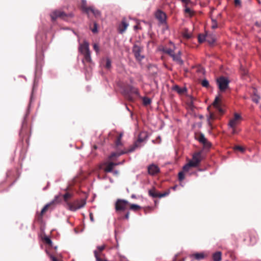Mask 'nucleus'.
Wrapping results in <instances>:
<instances>
[{
    "mask_svg": "<svg viewBox=\"0 0 261 261\" xmlns=\"http://www.w3.org/2000/svg\"><path fill=\"white\" fill-rule=\"evenodd\" d=\"M192 167H193V166H192L191 164L189 162L188 163L183 167V170L184 171L188 172Z\"/></svg>",
    "mask_w": 261,
    "mask_h": 261,
    "instance_id": "5701e85b",
    "label": "nucleus"
},
{
    "mask_svg": "<svg viewBox=\"0 0 261 261\" xmlns=\"http://www.w3.org/2000/svg\"><path fill=\"white\" fill-rule=\"evenodd\" d=\"M185 178L184 172L181 171L178 173V179L180 181L182 180Z\"/></svg>",
    "mask_w": 261,
    "mask_h": 261,
    "instance_id": "f704fd0d",
    "label": "nucleus"
},
{
    "mask_svg": "<svg viewBox=\"0 0 261 261\" xmlns=\"http://www.w3.org/2000/svg\"><path fill=\"white\" fill-rule=\"evenodd\" d=\"M185 12L186 14H188L190 17H192L194 14L193 11L188 7H186Z\"/></svg>",
    "mask_w": 261,
    "mask_h": 261,
    "instance_id": "393cba45",
    "label": "nucleus"
},
{
    "mask_svg": "<svg viewBox=\"0 0 261 261\" xmlns=\"http://www.w3.org/2000/svg\"><path fill=\"white\" fill-rule=\"evenodd\" d=\"M90 217L91 221L93 222L94 221V220H93V216L91 214H90Z\"/></svg>",
    "mask_w": 261,
    "mask_h": 261,
    "instance_id": "3c124183",
    "label": "nucleus"
},
{
    "mask_svg": "<svg viewBox=\"0 0 261 261\" xmlns=\"http://www.w3.org/2000/svg\"><path fill=\"white\" fill-rule=\"evenodd\" d=\"M128 26V23L126 22L125 19H123L119 27L120 33H123L126 30Z\"/></svg>",
    "mask_w": 261,
    "mask_h": 261,
    "instance_id": "f3484780",
    "label": "nucleus"
},
{
    "mask_svg": "<svg viewBox=\"0 0 261 261\" xmlns=\"http://www.w3.org/2000/svg\"><path fill=\"white\" fill-rule=\"evenodd\" d=\"M151 99L146 97H144L143 98V103L145 106H147L151 103Z\"/></svg>",
    "mask_w": 261,
    "mask_h": 261,
    "instance_id": "b1692460",
    "label": "nucleus"
},
{
    "mask_svg": "<svg viewBox=\"0 0 261 261\" xmlns=\"http://www.w3.org/2000/svg\"><path fill=\"white\" fill-rule=\"evenodd\" d=\"M71 197V194H70L69 193H66L63 196V197H64V200L65 201H67V200H68V198H70Z\"/></svg>",
    "mask_w": 261,
    "mask_h": 261,
    "instance_id": "58836bf2",
    "label": "nucleus"
},
{
    "mask_svg": "<svg viewBox=\"0 0 261 261\" xmlns=\"http://www.w3.org/2000/svg\"><path fill=\"white\" fill-rule=\"evenodd\" d=\"M234 3L236 5L240 4V0H234Z\"/></svg>",
    "mask_w": 261,
    "mask_h": 261,
    "instance_id": "8fccbe9b",
    "label": "nucleus"
},
{
    "mask_svg": "<svg viewBox=\"0 0 261 261\" xmlns=\"http://www.w3.org/2000/svg\"><path fill=\"white\" fill-rule=\"evenodd\" d=\"M81 8L83 11L88 15H89L91 13L96 17L100 16V13L98 10L95 9L93 7H87L86 0H82Z\"/></svg>",
    "mask_w": 261,
    "mask_h": 261,
    "instance_id": "7ed1b4c3",
    "label": "nucleus"
},
{
    "mask_svg": "<svg viewBox=\"0 0 261 261\" xmlns=\"http://www.w3.org/2000/svg\"><path fill=\"white\" fill-rule=\"evenodd\" d=\"M220 99L219 97H216L215 98V101L213 102V106L214 107L217 109L220 113L223 112V110L220 107Z\"/></svg>",
    "mask_w": 261,
    "mask_h": 261,
    "instance_id": "dca6fc26",
    "label": "nucleus"
},
{
    "mask_svg": "<svg viewBox=\"0 0 261 261\" xmlns=\"http://www.w3.org/2000/svg\"><path fill=\"white\" fill-rule=\"evenodd\" d=\"M120 163H114L112 162L106 163L105 164L106 167L105 168V171L107 172H111L113 169V167L115 166L118 165Z\"/></svg>",
    "mask_w": 261,
    "mask_h": 261,
    "instance_id": "4468645a",
    "label": "nucleus"
},
{
    "mask_svg": "<svg viewBox=\"0 0 261 261\" xmlns=\"http://www.w3.org/2000/svg\"><path fill=\"white\" fill-rule=\"evenodd\" d=\"M51 204V203L46 204L44 207L42 209L40 213L41 217L43 215V214L46 211L49 206Z\"/></svg>",
    "mask_w": 261,
    "mask_h": 261,
    "instance_id": "7c9ffc66",
    "label": "nucleus"
},
{
    "mask_svg": "<svg viewBox=\"0 0 261 261\" xmlns=\"http://www.w3.org/2000/svg\"><path fill=\"white\" fill-rule=\"evenodd\" d=\"M207 36L199 35L198 37L199 42L200 43L203 42L204 40H207Z\"/></svg>",
    "mask_w": 261,
    "mask_h": 261,
    "instance_id": "cd10ccee",
    "label": "nucleus"
},
{
    "mask_svg": "<svg viewBox=\"0 0 261 261\" xmlns=\"http://www.w3.org/2000/svg\"><path fill=\"white\" fill-rule=\"evenodd\" d=\"M132 198H135V197H136V196H135V195H132Z\"/></svg>",
    "mask_w": 261,
    "mask_h": 261,
    "instance_id": "13d9d810",
    "label": "nucleus"
},
{
    "mask_svg": "<svg viewBox=\"0 0 261 261\" xmlns=\"http://www.w3.org/2000/svg\"><path fill=\"white\" fill-rule=\"evenodd\" d=\"M201 85L203 87H207L209 85V83L207 80L205 79L201 82Z\"/></svg>",
    "mask_w": 261,
    "mask_h": 261,
    "instance_id": "2f4dec72",
    "label": "nucleus"
},
{
    "mask_svg": "<svg viewBox=\"0 0 261 261\" xmlns=\"http://www.w3.org/2000/svg\"><path fill=\"white\" fill-rule=\"evenodd\" d=\"M176 187H177V186H175L174 187H172V189L174 190H175L176 189Z\"/></svg>",
    "mask_w": 261,
    "mask_h": 261,
    "instance_id": "6e6d98bb",
    "label": "nucleus"
},
{
    "mask_svg": "<svg viewBox=\"0 0 261 261\" xmlns=\"http://www.w3.org/2000/svg\"><path fill=\"white\" fill-rule=\"evenodd\" d=\"M218 27L217 22L215 20L212 19V28L213 29H216Z\"/></svg>",
    "mask_w": 261,
    "mask_h": 261,
    "instance_id": "4c0bfd02",
    "label": "nucleus"
},
{
    "mask_svg": "<svg viewBox=\"0 0 261 261\" xmlns=\"http://www.w3.org/2000/svg\"><path fill=\"white\" fill-rule=\"evenodd\" d=\"M138 25H135V26L134 27V29H135V30H137V29H138Z\"/></svg>",
    "mask_w": 261,
    "mask_h": 261,
    "instance_id": "5fc2aeb1",
    "label": "nucleus"
},
{
    "mask_svg": "<svg viewBox=\"0 0 261 261\" xmlns=\"http://www.w3.org/2000/svg\"><path fill=\"white\" fill-rule=\"evenodd\" d=\"M180 55H181V53L180 51H178L177 54H175L174 53L171 56V57L172 58L173 60L180 65L182 64L183 63L182 60L181 59Z\"/></svg>",
    "mask_w": 261,
    "mask_h": 261,
    "instance_id": "ddd939ff",
    "label": "nucleus"
},
{
    "mask_svg": "<svg viewBox=\"0 0 261 261\" xmlns=\"http://www.w3.org/2000/svg\"><path fill=\"white\" fill-rule=\"evenodd\" d=\"M146 138V135L145 133H142L140 134L139 136V138L137 142L135 143V144L130 148L129 149L127 150H125L124 151H117L115 152L112 153L111 155L110 156V159L111 160H113L114 158H117L121 155V154H123L127 152H131L135 150V149L137 148L140 147L141 146L139 145L140 143L144 142Z\"/></svg>",
    "mask_w": 261,
    "mask_h": 261,
    "instance_id": "f257e3e1",
    "label": "nucleus"
},
{
    "mask_svg": "<svg viewBox=\"0 0 261 261\" xmlns=\"http://www.w3.org/2000/svg\"><path fill=\"white\" fill-rule=\"evenodd\" d=\"M156 18L161 22L165 21L166 19L165 14L161 11L158 10L155 13Z\"/></svg>",
    "mask_w": 261,
    "mask_h": 261,
    "instance_id": "2eb2a0df",
    "label": "nucleus"
},
{
    "mask_svg": "<svg viewBox=\"0 0 261 261\" xmlns=\"http://www.w3.org/2000/svg\"><path fill=\"white\" fill-rule=\"evenodd\" d=\"M140 206L137 205V204H132L130 205V208L131 210H137L139 208H140Z\"/></svg>",
    "mask_w": 261,
    "mask_h": 261,
    "instance_id": "473e14b6",
    "label": "nucleus"
},
{
    "mask_svg": "<svg viewBox=\"0 0 261 261\" xmlns=\"http://www.w3.org/2000/svg\"><path fill=\"white\" fill-rule=\"evenodd\" d=\"M197 139L202 143L205 147L209 148L210 147V143L206 140L203 135L200 134L197 136Z\"/></svg>",
    "mask_w": 261,
    "mask_h": 261,
    "instance_id": "9b49d317",
    "label": "nucleus"
},
{
    "mask_svg": "<svg viewBox=\"0 0 261 261\" xmlns=\"http://www.w3.org/2000/svg\"><path fill=\"white\" fill-rule=\"evenodd\" d=\"M133 50L135 54V57L138 60L141 61L144 58V56L141 55L140 54L141 48L138 45H135L133 47Z\"/></svg>",
    "mask_w": 261,
    "mask_h": 261,
    "instance_id": "9d476101",
    "label": "nucleus"
},
{
    "mask_svg": "<svg viewBox=\"0 0 261 261\" xmlns=\"http://www.w3.org/2000/svg\"><path fill=\"white\" fill-rule=\"evenodd\" d=\"M131 92L133 93H134V94H135L137 95H139V91H138V89H137V88H132V89H131Z\"/></svg>",
    "mask_w": 261,
    "mask_h": 261,
    "instance_id": "e433bc0d",
    "label": "nucleus"
},
{
    "mask_svg": "<svg viewBox=\"0 0 261 261\" xmlns=\"http://www.w3.org/2000/svg\"><path fill=\"white\" fill-rule=\"evenodd\" d=\"M160 171L159 168L154 164L150 165L148 167V172L149 174L153 175Z\"/></svg>",
    "mask_w": 261,
    "mask_h": 261,
    "instance_id": "f8f14e48",
    "label": "nucleus"
},
{
    "mask_svg": "<svg viewBox=\"0 0 261 261\" xmlns=\"http://www.w3.org/2000/svg\"><path fill=\"white\" fill-rule=\"evenodd\" d=\"M122 137V134H120L117 138V140L115 142V145L116 147H118L119 146L122 145V142L121 141V138Z\"/></svg>",
    "mask_w": 261,
    "mask_h": 261,
    "instance_id": "4be33fe9",
    "label": "nucleus"
},
{
    "mask_svg": "<svg viewBox=\"0 0 261 261\" xmlns=\"http://www.w3.org/2000/svg\"><path fill=\"white\" fill-rule=\"evenodd\" d=\"M181 261H185V259H183V260H181Z\"/></svg>",
    "mask_w": 261,
    "mask_h": 261,
    "instance_id": "052dcab7",
    "label": "nucleus"
},
{
    "mask_svg": "<svg viewBox=\"0 0 261 261\" xmlns=\"http://www.w3.org/2000/svg\"><path fill=\"white\" fill-rule=\"evenodd\" d=\"M217 82L221 91H224L228 87L229 81L226 78L221 77L217 80Z\"/></svg>",
    "mask_w": 261,
    "mask_h": 261,
    "instance_id": "423d86ee",
    "label": "nucleus"
},
{
    "mask_svg": "<svg viewBox=\"0 0 261 261\" xmlns=\"http://www.w3.org/2000/svg\"><path fill=\"white\" fill-rule=\"evenodd\" d=\"M185 37L187 38H189L190 37V35H188V34H187V35H184Z\"/></svg>",
    "mask_w": 261,
    "mask_h": 261,
    "instance_id": "603ef678",
    "label": "nucleus"
},
{
    "mask_svg": "<svg viewBox=\"0 0 261 261\" xmlns=\"http://www.w3.org/2000/svg\"><path fill=\"white\" fill-rule=\"evenodd\" d=\"M149 194L152 197H159V194L155 192L154 190H150Z\"/></svg>",
    "mask_w": 261,
    "mask_h": 261,
    "instance_id": "bb28decb",
    "label": "nucleus"
},
{
    "mask_svg": "<svg viewBox=\"0 0 261 261\" xmlns=\"http://www.w3.org/2000/svg\"><path fill=\"white\" fill-rule=\"evenodd\" d=\"M214 261H221L222 259V254L220 251H217L213 254Z\"/></svg>",
    "mask_w": 261,
    "mask_h": 261,
    "instance_id": "aec40b11",
    "label": "nucleus"
},
{
    "mask_svg": "<svg viewBox=\"0 0 261 261\" xmlns=\"http://www.w3.org/2000/svg\"><path fill=\"white\" fill-rule=\"evenodd\" d=\"M34 90H35V85L34 86V87L33 88V92L34 91Z\"/></svg>",
    "mask_w": 261,
    "mask_h": 261,
    "instance_id": "bf43d9fd",
    "label": "nucleus"
},
{
    "mask_svg": "<svg viewBox=\"0 0 261 261\" xmlns=\"http://www.w3.org/2000/svg\"><path fill=\"white\" fill-rule=\"evenodd\" d=\"M86 203V200L85 199H82L80 200H76L72 203H68L67 205L69 210L71 211H75L78 209L83 207Z\"/></svg>",
    "mask_w": 261,
    "mask_h": 261,
    "instance_id": "20e7f679",
    "label": "nucleus"
},
{
    "mask_svg": "<svg viewBox=\"0 0 261 261\" xmlns=\"http://www.w3.org/2000/svg\"><path fill=\"white\" fill-rule=\"evenodd\" d=\"M164 51L169 55L171 57L174 54V50L172 49L165 48L164 49Z\"/></svg>",
    "mask_w": 261,
    "mask_h": 261,
    "instance_id": "c756f323",
    "label": "nucleus"
},
{
    "mask_svg": "<svg viewBox=\"0 0 261 261\" xmlns=\"http://www.w3.org/2000/svg\"><path fill=\"white\" fill-rule=\"evenodd\" d=\"M241 70L242 74H244V75L247 74V71L244 68L242 67Z\"/></svg>",
    "mask_w": 261,
    "mask_h": 261,
    "instance_id": "49530a36",
    "label": "nucleus"
},
{
    "mask_svg": "<svg viewBox=\"0 0 261 261\" xmlns=\"http://www.w3.org/2000/svg\"><path fill=\"white\" fill-rule=\"evenodd\" d=\"M234 149L236 150H240V151L241 152H243L244 150V149L243 147H242V146H237L234 147Z\"/></svg>",
    "mask_w": 261,
    "mask_h": 261,
    "instance_id": "c03bdc74",
    "label": "nucleus"
},
{
    "mask_svg": "<svg viewBox=\"0 0 261 261\" xmlns=\"http://www.w3.org/2000/svg\"><path fill=\"white\" fill-rule=\"evenodd\" d=\"M92 32L93 33H96L97 32V25L95 22L94 23V28L92 29Z\"/></svg>",
    "mask_w": 261,
    "mask_h": 261,
    "instance_id": "79ce46f5",
    "label": "nucleus"
},
{
    "mask_svg": "<svg viewBox=\"0 0 261 261\" xmlns=\"http://www.w3.org/2000/svg\"><path fill=\"white\" fill-rule=\"evenodd\" d=\"M216 118V116L212 113H210V116L207 117V122L209 125L211 126V121Z\"/></svg>",
    "mask_w": 261,
    "mask_h": 261,
    "instance_id": "412c9836",
    "label": "nucleus"
},
{
    "mask_svg": "<svg viewBox=\"0 0 261 261\" xmlns=\"http://www.w3.org/2000/svg\"><path fill=\"white\" fill-rule=\"evenodd\" d=\"M106 65H105L106 68L108 69H110L111 67V60L109 58H107L106 59Z\"/></svg>",
    "mask_w": 261,
    "mask_h": 261,
    "instance_id": "c85d7f7f",
    "label": "nucleus"
},
{
    "mask_svg": "<svg viewBox=\"0 0 261 261\" xmlns=\"http://www.w3.org/2000/svg\"><path fill=\"white\" fill-rule=\"evenodd\" d=\"M79 51L84 56V60L88 62H91L89 45L88 42L85 41L83 43L80 44Z\"/></svg>",
    "mask_w": 261,
    "mask_h": 261,
    "instance_id": "f03ea898",
    "label": "nucleus"
},
{
    "mask_svg": "<svg viewBox=\"0 0 261 261\" xmlns=\"http://www.w3.org/2000/svg\"><path fill=\"white\" fill-rule=\"evenodd\" d=\"M173 89L176 91L178 93H182L185 91V89L180 88L177 85L174 86Z\"/></svg>",
    "mask_w": 261,
    "mask_h": 261,
    "instance_id": "a878e982",
    "label": "nucleus"
},
{
    "mask_svg": "<svg viewBox=\"0 0 261 261\" xmlns=\"http://www.w3.org/2000/svg\"><path fill=\"white\" fill-rule=\"evenodd\" d=\"M44 241H45V242L47 244H49V245H51V243H52V242H51V241L50 240V239L49 238H47V237H45V238H44Z\"/></svg>",
    "mask_w": 261,
    "mask_h": 261,
    "instance_id": "37998d69",
    "label": "nucleus"
},
{
    "mask_svg": "<svg viewBox=\"0 0 261 261\" xmlns=\"http://www.w3.org/2000/svg\"><path fill=\"white\" fill-rule=\"evenodd\" d=\"M128 204V201L125 200L118 199L115 204V208L117 211L124 210Z\"/></svg>",
    "mask_w": 261,
    "mask_h": 261,
    "instance_id": "6e6552de",
    "label": "nucleus"
},
{
    "mask_svg": "<svg viewBox=\"0 0 261 261\" xmlns=\"http://www.w3.org/2000/svg\"><path fill=\"white\" fill-rule=\"evenodd\" d=\"M231 129V133L232 134H236L238 133V130L236 127V126H234L233 127H229Z\"/></svg>",
    "mask_w": 261,
    "mask_h": 261,
    "instance_id": "ea45409f",
    "label": "nucleus"
},
{
    "mask_svg": "<svg viewBox=\"0 0 261 261\" xmlns=\"http://www.w3.org/2000/svg\"><path fill=\"white\" fill-rule=\"evenodd\" d=\"M241 120V116L239 114L235 113L234 114L233 117L230 119L229 121V127H233L234 126H237V125L240 123Z\"/></svg>",
    "mask_w": 261,
    "mask_h": 261,
    "instance_id": "39448f33",
    "label": "nucleus"
},
{
    "mask_svg": "<svg viewBox=\"0 0 261 261\" xmlns=\"http://www.w3.org/2000/svg\"><path fill=\"white\" fill-rule=\"evenodd\" d=\"M125 217L126 219H128L129 217V214L128 213L126 214Z\"/></svg>",
    "mask_w": 261,
    "mask_h": 261,
    "instance_id": "864d4df0",
    "label": "nucleus"
},
{
    "mask_svg": "<svg viewBox=\"0 0 261 261\" xmlns=\"http://www.w3.org/2000/svg\"><path fill=\"white\" fill-rule=\"evenodd\" d=\"M94 256L96 258V261H108L107 260H101L98 256V252L97 251H94Z\"/></svg>",
    "mask_w": 261,
    "mask_h": 261,
    "instance_id": "c9c22d12",
    "label": "nucleus"
},
{
    "mask_svg": "<svg viewBox=\"0 0 261 261\" xmlns=\"http://www.w3.org/2000/svg\"><path fill=\"white\" fill-rule=\"evenodd\" d=\"M181 1H182V2L185 3L186 4H188L190 1V0H181Z\"/></svg>",
    "mask_w": 261,
    "mask_h": 261,
    "instance_id": "09e8293b",
    "label": "nucleus"
},
{
    "mask_svg": "<svg viewBox=\"0 0 261 261\" xmlns=\"http://www.w3.org/2000/svg\"><path fill=\"white\" fill-rule=\"evenodd\" d=\"M169 192H166L162 194H159V198H162L165 196H167L169 194Z\"/></svg>",
    "mask_w": 261,
    "mask_h": 261,
    "instance_id": "a18cd8bd",
    "label": "nucleus"
},
{
    "mask_svg": "<svg viewBox=\"0 0 261 261\" xmlns=\"http://www.w3.org/2000/svg\"><path fill=\"white\" fill-rule=\"evenodd\" d=\"M253 94L252 96V99L254 102L258 103L260 99V96L258 95L257 90L254 89L253 90Z\"/></svg>",
    "mask_w": 261,
    "mask_h": 261,
    "instance_id": "6ab92c4d",
    "label": "nucleus"
},
{
    "mask_svg": "<svg viewBox=\"0 0 261 261\" xmlns=\"http://www.w3.org/2000/svg\"><path fill=\"white\" fill-rule=\"evenodd\" d=\"M66 15L63 12L59 10H55L50 14V17L53 20H56L57 18L64 19Z\"/></svg>",
    "mask_w": 261,
    "mask_h": 261,
    "instance_id": "1a4fd4ad",
    "label": "nucleus"
},
{
    "mask_svg": "<svg viewBox=\"0 0 261 261\" xmlns=\"http://www.w3.org/2000/svg\"><path fill=\"white\" fill-rule=\"evenodd\" d=\"M202 160L201 155L200 152L193 154L192 159L189 161L193 167H197Z\"/></svg>",
    "mask_w": 261,
    "mask_h": 261,
    "instance_id": "0eeeda50",
    "label": "nucleus"
},
{
    "mask_svg": "<svg viewBox=\"0 0 261 261\" xmlns=\"http://www.w3.org/2000/svg\"><path fill=\"white\" fill-rule=\"evenodd\" d=\"M49 256L52 261H58L57 259L52 255H49Z\"/></svg>",
    "mask_w": 261,
    "mask_h": 261,
    "instance_id": "de8ad7c7",
    "label": "nucleus"
},
{
    "mask_svg": "<svg viewBox=\"0 0 261 261\" xmlns=\"http://www.w3.org/2000/svg\"><path fill=\"white\" fill-rule=\"evenodd\" d=\"M93 49L98 54L99 51V47L97 44L94 43L93 44Z\"/></svg>",
    "mask_w": 261,
    "mask_h": 261,
    "instance_id": "72a5a7b5",
    "label": "nucleus"
},
{
    "mask_svg": "<svg viewBox=\"0 0 261 261\" xmlns=\"http://www.w3.org/2000/svg\"><path fill=\"white\" fill-rule=\"evenodd\" d=\"M190 257H194L197 260H200L204 258L205 255L203 253H196L193 254H190Z\"/></svg>",
    "mask_w": 261,
    "mask_h": 261,
    "instance_id": "a211bd4d",
    "label": "nucleus"
},
{
    "mask_svg": "<svg viewBox=\"0 0 261 261\" xmlns=\"http://www.w3.org/2000/svg\"><path fill=\"white\" fill-rule=\"evenodd\" d=\"M105 248V246H99L97 247L98 250H96L98 252V255L99 254V253H100L101 251H102Z\"/></svg>",
    "mask_w": 261,
    "mask_h": 261,
    "instance_id": "a19ab883",
    "label": "nucleus"
},
{
    "mask_svg": "<svg viewBox=\"0 0 261 261\" xmlns=\"http://www.w3.org/2000/svg\"><path fill=\"white\" fill-rule=\"evenodd\" d=\"M113 173H114V174H118V171H114V172H113Z\"/></svg>",
    "mask_w": 261,
    "mask_h": 261,
    "instance_id": "4d7b16f0",
    "label": "nucleus"
}]
</instances>
